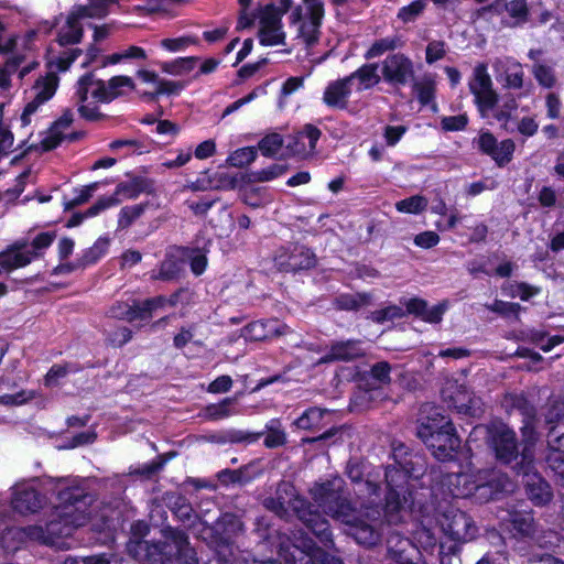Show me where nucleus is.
Wrapping results in <instances>:
<instances>
[{
	"mask_svg": "<svg viewBox=\"0 0 564 564\" xmlns=\"http://www.w3.org/2000/svg\"><path fill=\"white\" fill-rule=\"evenodd\" d=\"M419 474L408 467H389L386 470L388 492L383 513L378 507H366L365 511L354 509L343 496L344 480L339 477L315 482L310 489L313 501L323 512L344 525V531L362 545L376 544L382 533L383 523L398 524L409 513L412 491L409 486L411 476Z\"/></svg>",
	"mask_w": 564,
	"mask_h": 564,
	"instance_id": "nucleus-1",
	"label": "nucleus"
},
{
	"mask_svg": "<svg viewBox=\"0 0 564 564\" xmlns=\"http://www.w3.org/2000/svg\"><path fill=\"white\" fill-rule=\"evenodd\" d=\"M50 488L56 492L58 500L56 519L50 521L45 529L37 525L8 528L0 536V544L6 551L15 552L29 540L63 549L67 544L62 538L69 536L76 528L86 524L94 498L84 481L77 478L52 479Z\"/></svg>",
	"mask_w": 564,
	"mask_h": 564,
	"instance_id": "nucleus-2",
	"label": "nucleus"
},
{
	"mask_svg": "<svg viewBox=\"0 0 564 564\" xmlns=\"http://www.w3.org/2000/svg\"><path fill=\"white\" fill-rule=\"evenodd\" d=\"M505 404L518 410L522 415L521 463L518 474L523 475L527 494L533 503L545 505L551 501L552 491L549 484L535 471V446L540 437L536 431L535 409L522 394H508Z\"/></svg>",
	"mask_w": 564,
	"mask_h": 564,
	"instance_id": "nucleus-3",
	"label": "nucleus"
},
{
	"mask_svg": "<svg viewBox=\"0 0 564 564\" xmlns=\"http://www.w3.org/2000/svg\"><path fill=\"white\" fill-rule=\"evenodd\" d=\"M263 503L268 510L280 518H288L293 512L325 546L333 545L328 521L297 495L291 482L281 481L275 490V496L267 498Z\"/></svg>",
	"mask_w": 564,
	"mask_h": 564,
	"instance_id": "nucleus-4",
	"label": "nucleus"
},
{
	"mask_svg": "<svg viewBox=\"0 0 564 564\" xmlns=\"http://www.w3.org/2000/svg\"><path fill=\"white\" fill-rule=\"evenodd\" d=\"M79 55L80 50H68L48 62L51 70L36 79L31 89V100L20 117L23 126H28L31 122V116L37 111L39 107L55 95L59 84L55 70L66 72Z\"/></svg>",
	"mask_w": 564,
	"mask_h": 564,
	"instance_id": "nucleus-5",
	"label": "nucleus"
},
{
	"mask_svg": "<svg viewBox=\"0 0 564 564\" xmlns=\"http://www.w3.org/2000/svg\"><path fill=\"white\" fill-rule=\"evenodd\" d=\"M468 86L474 95L475 104L481 118H494L499 122H507L509 120L516 104L512 100L511 104H506L501 109L497 108L498 94L494 89L486 64L479 63L474 67Z\"/></svg>",
	"mask_w": 564,
	"mask_h": 564,
	"instance_id": "nucleus-6",
	"label": "nucleus"
},
{
	"mask_svg": "<svg viewBox=\"0 0 564 564\" xmlns=\"http://www.w3.org/2000/svg\"><path fill=\"white\" fill-rule=\"evenodd\" d=\"M443 485L453 497L467 498L476 494L479 500L494 499L499 491L505 490L501 480L496 484L492 473L490 475L488 471L474 473L470 468L464 473L446 474Z\"/></svg>",
	"mask_w": 564,
	"mask_h": 564,
	"instance_id": "nucleus-7",
	"label": "nucleus"
},
{
	"mask_svg": "<svg viewBox=\"0 0 564 564\" xmlns=\"http://www.w3.org/2000/svg\"><path fill=\"white\" fill-rule=\"evenodd\" d=\"M55 237V232L46 231L37 234L32 239L23 238L14 241L0 252V274L26 267L33 260L43 257Z\"/></svg>",
	"mask_w": 564,
	"mask_h": 564,
	"instance_id": "nucleus-8",
	"label": "nucleus"
},
{
	"mask_svg": "<svg viewBox=\"0 0 564 564\" xmlns=\"http://www.w3.org/2000/svg\"><path fill=\"white\" fill-rule=\"evenodd\" d=\"M325 15L324 2L301 0L291 13V24L295 29V39L306 47L315 45L321 35Z\"/></svg>",
	"mask_w": 564,
	"mask_h": 564,
	"instance_id": "nucleus-9",
	"label": "nucleus"
},
{
	"mask_svg": "<svg viewBox=\"0 0 564 564\" xmlns=\"http://www.w3.org/2000/svg\"><path fill=\"white\" fill-rule=\"evenodd\" d=\"M546 423L550 425L547 445L551 449L546 462L555 482L564 487V404L556 403L547 410Z\"/></svg>",
	"mask_w": 564,
	"mask_h": 564,
	"instance_id": "nucleus-10",
	"label": "nucleus"
},
{
	"mask_svg": "<svg viewBox=\"0 0 564 564\" xmlns=\"http://www.w3.org/2000/svg\"><path fill=\"white\" fill-rule=\"evenodd\" d=\"M105 80L93 73L82 76L76 84L75 102L79 115L86 120L95 121L104 116L99 110L100 104H109Z\"/></svg>",
	"mask_w": 564,
	"mask_h": 564,
	"instance_id": "nucleus-11",
	"label": "nucleus"
},
{
	"mask_svg": "<svg viewBox=\"0 0 564 564\" xmlns=\"http://www.w3.org/2000/svg\"><path fill=\"white\" fill-rule=\"evenodd\" d=\"M292 0H280V8L265 4L257 8L256 24L258 25V40L263 46H278L285 44L286 34L283 30L282 17L291 7Z\"/></svg>",
	"mask_w": 564,
	"mask_h": 564,
	"instance_id": "nucleus-12",
	"label": "nucleus"
},
{
	"mask_svg": "<svg viewBox=\"0 0 564 564\" xmlns=\"http://www.w3.org/2000/svg\"><path fill=\"white\" fill-rule=\"evenodd\" d=\"M88 2L87 6L74 7L69 12L65 25L58 31L61 45L78 43L83 37V28L79 21L86 18H104L108 12V6L116 0H88Z\"/></svg>",
	"mask_w": 564,
	"mask_h": 564,
	"instance_id": "nucleus-13",
	"label": "nucleus"
},
{
	"mask_svg": "<svg viewBox=\"0 0 564 564\" xmlns=\"http://www.w3.org/2000/svg\"><path fill=\"white\" fill-rule=\"evenodd\" d=\"M489 443L498 460L519 473L521 452L518 449L517 437L513 430L505 424L494 425L489 429Z\"/></svg>",
	"mask_w": 564,
	"mask_h": 564,
	"instance_id": "nucleus-14",
	"label": "nucleus"
},
{
	"mask_svg": "<svg viewBox=\"0 0 564 564\" xmlns=\"http://www.w3.org/2000/svg\"><path fill=\"white\" fill-rule=\"evenodd\" d=\"M160 563L150 558V564H197L194 551L188 546V538L182 531H172L170 541L160 547ZM210 564H227L219 560Z\"/></svg>",
	"mask_w": 564,
	"mask_h": 564,
	"instance_id": "nucleus-15",
	"label": "nucleus"
},
{
	"mask_svg": "<svg viewBox=\"0 0 564 564\" xmlns=\"http://www.w3.org/2000/svg\"><path fill=\"white\" fill-rule=\"evenodd\" d=\"M382 80L391 86H405L414 79V64L402 53L389 54L379 63Z\"/></svg>",
	"mask_w": 564,
	"mask_h": 564,
	"instance_id": "nucleus-16",
	"label": "nucleus"
},
{
	"mask_svg": "<svg viewBox=\"0 0 564 564\" xmlns=\"http://www.w3.org/2000/svg\"><path fill=\"white\" fill-rule=\"evenodd\" d=\"M443 399L459 413L476 415L480 411V400L467 388L465 380H447L442 389Z\"/></svg>",
	"mask_w": 564,
	"mask_h": 564,
	"instance_id": "nucleus-17",
	"label": "nucleus"
},
{
	"mask_svg": "<svg viewBox=\"0 0 564 564\" xmlns=\"http://www.w3.org/2000/svg\"><path fill=\"white\" fill-rule=\"evenodd\" d=\"M443 532L452 540L457 542H467L477 534V527L473 519L465 512L451 509L443 518L441 523Z\"/></svg>",
	"mask_w": 564,
	"mask_h": 564,
	"instance_id": "nucleus-18",
	"label": "nucleus"
},
{
	"mask_svg": "<svg viewBox=\"0 0 564 564\" xmlns=\"http://www.w3.org/2000/svg\"><path fill=\"white\" fill-rule=\"evenodd\" d=\"M453 425L451 420L442 413V410L433 404H424L421 408L417 437L426 444L437 432Z\"/></svg>",
	"mask_w": 564,
	"mask_h": 564,
	"instance_id": "nucleus-19",
	"label": "nucleus"
},
{
	"mask_svg": "<svg viewBox=\"0 0 564 564\" xmlns=\"http://www.w3.org/2000/svg\"><path fill=\"white\" fill-rule=\"evenodd\" d=\"M293 553L296 555V564H330V560H338L335 556H330L316 547L314 542L308 538L299 539L291 550L281 549V555H290Z\"/></svg>",
	"mask_w": 564,
	"mask_h": 564,
	"instance_id": "nucleus-20",
	"label": "nucleus"
},
{
	"mask_svg": "<svg viewBox=\"0 0 564 564\" xmlns=\"http://www.w3.org/2000/svg\"><path fill=\"white\" fill-rule=\"evenodd\" d=\"M289 327L275 318L260 319L249 323L240 330V335L252 341L270 340L274 337L282 336Z\"/></svg>",
	"mask_w": 564,
	"mask_h": 564,
	"instance_id": "nucleus-21",
	"label": "nucleus"
},
{
	"mask_svg": "<svg viewBox=\"0 0 564 564\" xmlns=\"http://www.w3.org/2000/svg\"><path fill=\"white\" fill-rule=\"evenodd\" d=\"M322 135V131L311 124L306 123L301 130L290 137L286 148L294 155L306 158L315 152L316 143Z\"/></svg>",
	"mask_w": 564,
	"mask_h": 564,
	"instance_id": "nucleus-22",
	"label": "nucleus"
},
{
	"mask_svg": "<svg viewBox=\"0 0 564 564\" xmlns=\"http://www.w3.org/2000/svg\"><path fill=\"white\" fill-rule=\"evenodd\" d=\"M366 354L361 340L348 339L337 340L330 344L326 355H324L317 364H329L336 361H352L364 357Z\"/></svg>",
	"mask_w": 564,
	"mask_h": 564,
	"instance_id": "nucleus-23",
	"label": "nucleus"
},
{
	"mask_svg": "<svg viewBox=\"0 0 564 564\" xmlns=\"http://www.w3.org/2000/svg\"><path fill=\"white\" fill-rule=\"evenodd\" d=\"M432 437L433 438H429V442L425 445L440 460L451 459L460 445L459 437L456 435L453 425L437 432Z\"/></svg>",
	"mask_w": 564,
	"mask_h": 564,
	"instance_id": "nucleus-24",
	"label": "nucleus"
},
{
	"mask_svg": "<svg viewBox=\"0 0 564 564\" xmlns=\"http://www.w3.org/2000/svg\"><path fill=\"white\" fill-rule=\"evenodd\" d=\"M44 498L31 484H17L12 488L11 505L20 513L36 512L42 508Z\"/></svg>",
	"mask_w": 564,
	"mask_h": 564,
	"instance_id": "nucleus-25",
	"label": "nucleus"
},
{
	"mask_svg": "<svg viewBox=\"0 0 564 564\" xmlns=\"http://www.w3.org/2000/svg\"><path fill=\"white\" fill-rule=\"evenodd\" d=\"M497 72V79L503 83L508 89H520L523 87L524 72L522 65L510 57L498 58L494 62Z\"/></svg>",
	"mask_w": 564,
	"mask_h": 564,
	"instance_id": "nucleus-26",
	"label": "nucleus"
},
{
	"mask_svg": "<svg viewBox=\"0 0 564 564\" xmlns=\"http://www.w3.org/2000/svg\"><path fill=\"white\" fill-rule=\"evenodd\" d=\"M351 86L352 84L348 76L330 82L323 94L324 104L329 108L346 109L351 94Z\"/></svg>",
	"mask_w": 564,
	"mask_h": 564,
	"instance_id": "nucleus-27",
	"label": "nucleus"
},
{
	"mask_svg": "<svg viewBox=\"0 0 564 564\" xmlns=\"http://www.w3.org/2000/svg\"><path fill=\"white\" fill-rule=\"evenodd\" d=\"M276 263L282 270L297 271L314 267L316 259L310 249L295 246L290 254H279L276 257Z\"/></svg>",
	"mask_w": 564,
	"mask_h": 564,
	"instance_id": "nucleus-28",
	"label": "nucleus"
},
{
	"mask_svg": "<svg viewBox=\"0 0 564 564\" xmlns=\"http://www.w3.org/2000/svg\"><path fill=\"white\" fill-rule=\"evenodd\" d=\"M181 294V292H176L170 297L156 296L139 303L141 310L130 311V315H128L129 322L149 321L153 311L165 306H175ZM127 312H129L128 308Z\"/></svg>",
	"mask_w": 564,
	"mask_h": 564,
	"instance_id": "nucleus-29",
	"label": "nucleus"
},
{
	"mask_svg": "<svg viewBox=\"0 0 564 564\" xmlns=\"http://www.w3.org/2000/svg\"><path fill=\"white\" fill-rule=\"evenodd\" d=\"M73 122L72 111H65L59 119L50 128L41 141L43 150L48 151L56 148L66 137V130Z\"/></svg>",
	"mask_w": 564,
	"mask_h": 564,
	"instance_id": "nucleus-30",
	"label": "nucleus"
},
{
	"mask_svg": "<svg viewBox=\"0 0 564 564\" xmlns=\"http://www.w3.org/2000/svg\"><path fill=\"white\" fill-rule=\"evenodd\" d=\"M351 84L357 82V90L362 91L370 89L382 80L380 66L378 63L364 64L354 73L348 75Z\"/></svg>",
	"mask_w": 564,
	"mask_h": 564,
	"instance_id": "nucleus-31",
	"label": "nucleus"
},
{
	"mask_svg": "<svg viewBox=\"0 0 564 564\" xmlns=\"http://www.w3.org/2000/svg\"><path fill=\"white\" fill-rule=\"evenodd\" d=\"M502 521L508 530L520 536H532L535 532L534 519L530 512L511 511Z\"/></svg>",
	"mask_w": 564,
	"mask_h": 564,
	"instance_id": "nucleus-32",
	"label": "nucleus"
},
{
	"mask_svg": "<svg viewBox=\"0 0 564 564\" xmlns=\"http://www.w3.org/2000/svg\"><path fill=\"white\" fill-rule=\"evenodd\" d=\"M148 191V182L144 178L135 177L128 182H122L117 185L115 193L111 196H104L102 198H116L120 204L124 199H134L141 193Z\"/></svg>",
	"mask_w": 564,
	"mask_h": 564,
	"instance_id": "nucleus-33",
	"label": "nucleus"
},
{
	"mask_svg": "<svg viewBox=\"0 0 564 564\" xmlns=\"http://www.w3.org/2000/svg\"><path fill=\"white\" fill-rule=\"evenodd\" d=\"M403 41L400 35L393 34L390 36L375 40L365 52L364 57L366 59H373L382 56L388 52H393L403 46Z\"/></svg>",
	"mask_w": 564,
	"mask_h": 564,
	"instance_id": "nucleus-34",
	"label": "nucleus"
},
{
	"mask_svg": "<svg viewBox=\"0 0 564 564\" xmlns=\"http://www.w3.org/2000/svg\"><path fill=\"white\" fill-rule=\"evenodd\" d=\"M200 61L198 56L177 57L172 61L162 62L161 70L172 76H184L189 74Z\"/></svg>",
	"mask_w": 564,
	"mask_h": 564,
	"instance_id": "nucleus-35",
	"label": "nucleus"
},
{
	"mask_svg": "<svg viewBox=\"0 0 564 564\" xmlns=\"http://www.w3.org/2000/svg\"><path fill=\"white\" fill-rule=\"evenodd\" d=\"M325 415H328L326 410L311 408L295 421V425L302 430L319 431L325 426Z\"/></svg>",
	"mask_w": 564,
	"mask_h": 564,
	"instance_id": "nucleus-36",
	"label": "nucleus"
},
{
	"mask_svg": "<svg viewBox=\"0 0 564 564\" xmlns=\"http://www.w3.org/2000/svg\"><path fill=\"white\" fill-rule=\"evenodd\" d=\"M502 7L513 20L512 25H520L528 21L529 9L525 0L497 1L495 4L496 10Z\"/></svg>",
	"mask_w": 564,
	"mask_h": 564,
	"instance_id": "nucleus-37",
	"label": "nucleus"
},
{
	"mask_svg": "<svg viewBox=\"0 0 564 564\" xmlns=\"http://www.w3.org/2000/svg\"><path fill=\"white\" fill-rule=\"evenodd\" d=\"M116 198H99L93 206H90L85 213L74 214L67 221V227L79 226L86 218L95 217L102 210L116 206Z\"/></svg>",
	"mask_w": 564,
	"mask_h": 564,
	"instance_id": "nucleus-38",
	"label": "nucleus"
},
{
	"mask_svg": "<svg viewBox=\"0 0 564 564\" xmlns=\"http://www.w3.org/2000/svg\"><path fill=\"white\" fill-rule=\"evenodd\" d=\"M25 62L26 57L24 55L13 54L7 58L6 64L1 68L6 70V73L9 74L10 77L12 74L19 72V77L23 78L26 74H29L32 69H34L37 66V63L35 62H29L25 65H23Z\"/></svg>",
	"mask_w": 564,
	"mask_h": 564,
	"instance_id": "nucleus-39",
	"label": "nucleus"
},
{
	"mask_svg": "<svg viewBox=\"0 0 564 564\" xmlns=\"http://www.w3.org/2000/svg\"><path fill=\"white\" fill-rule=\"evenodd\" d=\"M25 62L26 57L24 55L13 54L7 58L6 64L1 68L6 70V73L9 74L10 77L12 74L19 72V77L23 78L26 74H29L32 69H34L37 66V63L35 62H29L25 65H23Z\"/></svg>",
	"mask_w": 564,
	"mask_h": 564,
	"instance_id": "nucleus-40",
	"label": "nucleus"
},
{
	"mask_svg": "<svg viewBox=\"0 0 564 564\" xmlns=\"http://www.w3.org/2000/svg\"><path fill=\"white\" fill-rule=\"evenodd\" d=\"M234 399L226 398L219 403H213L204 409V416L210 421H218L229 417L236 413L232 408Z\"/></svg>",
	"mask_w": 564,
	"mask_h": 564,
	"instance_id": "nucleus-41",
	"label": "nucleus"
},
{
	"mask_svg": "<svg viewBox=\"0 0 564 564\" xmlns=\"http://www.w3.org/2000/svg\"><path fill=\"white\" fill-rule=\"evenodd\" d=\"M107 95H110L109 101L121 96L126 90H133L134 83L129 76H113L108 82H105Z\"/></svg>",
	"mask_w": 564,
	"mask_h": 564,
	"instance_id": "nucleus-42",
	"label": "nucleus"
},
{
	"mask_svg": "<svg viewBox=\"0 0 564 564\" xmlns=\"http://www.w3.org/2000/svg\"><path fill=\"white\" fill-rule=\"evenodd\" d=\"M258 152L253 147H245L231 152L227 158V163L235 167H245L257 159Z\"/></svg>",
	"mask_w": 564,
	"mask_h": 564,
	"instance_id": "nucleus-43",
	"label": "nucleus"
},
{
	"mask_svg": "<svg viewBox=\"0 0 564 564\" xmlns=\"http://www.w3.org/2000/svg\"><path fill=\"white\" fill-rule=\"evenodd\" d=\"M147 207L148 204H137L121 208L118 216V227L126 229L131 226L138 218L143 215Z\"/></svg>",
	"mask_w": 564,
	"mask_h": 564,
	"instance_id": "nucleus-44",
	"label": "nucleus"
},
{
	"mask_svg": "<svg viewBox=\"0 0 564 564\" xmlns=\"http://www.w3.org/2000/svg\"><path fill=\"white\" fill-rule=\"evenodd\" d=\"M197 43H198V40L195 36L183 35L180 37L163 39L160 42V46L170 53H177V52H184L188 46L195 45Z\"/></svg>",
	"mask_w": 564,
	"mask_h": 564,
	"instance_id": "nucleus-45",
	"label": "nucleus"
},
{
	"mask_svg": "<svg viewBox=\"0 0 564 564\" xmlns=\"http://www.w3.org/2000/svg\"><path fill=\"white\" fill-rule=\"evenodd\" d=\"M516 144L511 139H505L497 144L492 155L490 156L499 166L507 165L513 156Z\"/></svg>",
	"mask_w": 564,
	"mask_h": 564,
	"instance_id": "nucleus-46",
	"label": "nucleus"
},
{
	"mask_svg": "<svg viewBox=\"0 0 564 564\" xmlns=\"http://www.w3.org/2000/svg\"><path fill=\"white\" fill-rule=\"evenodd\" d=\"M427 199L422 195H414L405 199L399 200L395 208L400 213L419 214L427 207Z\"/></svg>",
	"mask_w": 564,
	"mask_h": 564,
	"instance_id": "nucleus-47",
	"label": "nucleus"
},
{
	"mask_svg": "<svg viewBox=\"0 0 564 564\" xmlns=\"http://www.w3.org/2000/svg\"><path fill=\"white\" fill-rule=\"evenodd\" d=\"M109 239L101 237L96 240V242L90 247L83 256V264L89 265L97 262L101 257H104L109 248Z\"/></svg>",
	"mask_w": 564,
	"mask_h": 564,
	"instance_id": "nucleus-48",
	"label": "nucleus"
},
{
	"mask_svg": "<svg viewBox=\"0 0 564 564\" xmlns=\"http://www.w3.org/2000/svg\"><path fill=\"white\" fill-rule=\"evenodd\" d=\"M532 74L536 82L545 88H552L556 83L553 68L543 63L536 62L532 67Z\"/></svg>",
	"mask_w": 564,
	"mask_h": 564,
	"instance_id": "nucleus-49",
	"label": "nucleus"
},
{
	"mask_svg": "<svg viewBox=\"0 0 564 564\" xmlns=\"http://www.w3.org/2000/svg\"><path fill=\"white\" fill-rule=\"evenodd\" d=\"M240 6L237 30H243L256 25L257 10L251 11L252 0H238Z\"/></svg>",
	"mask_w": 564,
	"mask_h": 564,
	"instance_id": "nucleus-50",
	"label": "nucleus"
},
{
	"mask_svg": "<svg viewBox=\"0 0 564 564\" xmlns=\"http://www.w3.org/2000/svg\"><path fill=\"white\" fill-rule=\"evenodd\" d=\"M283 145V138L279 133H271L265 135L259 142V150L265 156H273L278 154Z\"/></svg>",
	"mask_w": 564,
	"mask_h": 564,
	"instance_id": "nucleus-51",
	"label": "nucleus"
},
{
	"mask_svg": "<svg viewBox=\"0 0 564 564\" xmlns=\"http://www.w3.org/2000/svg\"><path fill=\"white\" fill-rule=\"evenodd\" d=\"M185 88V84L182 82L160 79V83L155 90L148 96L151 99H154L161 95L174 96L181 94V91Z\"/></svg>",
	"mask_w": 564,
	"mask_h": 564,
	"instance_id": "nucleus-52",
	"label": "nucleus"
},
{
	"mask_svg": "<svg viewBox=\"0 0 564 564\" xmlns=\"http://www.w3.org/2000/svg\"><path fill=\"white\" fill-rule=\"evenodd\" d=\"M369 302L367 294H343L336 299V304L341 310H357Z\"/></svg>",
	"mask_w": 564,
	"mask_h": 564,
	"instance_id": "nucleus-53",
	"label": "nucleus"
},
{
	"mask_svg": "<svg viewBox=\"0 0 564 564\" xmlns=\"http://www.w3.org/2000/svg\"><path fill=\"white\" fill-rule=\"evenodd\" d=\"M98 186L99 183L95 182L75 189L76 195L70 202L66 203L65 209H70L88 202L93 194L97 191Z\"/></svg>",
	"mask_w": 564,
	"mask_h": 564,
	"instance_id": "nucleus-54",
	"label": "nucleus"
},
{
	"mask_svg": "<svg viewBox=\"0 0 564 564\" xmlns=\"http://www.w3.org/2000/svg\"><path fill=\"white\" fill-rule=\"evenodd\" d=\"M178 271L180 268L177 265V262L172 259H166L161 263L158 272L151 273V279L170 281L177 276Z\"/></svg>",
	"mask_w": 564,
	"mask_h": 564,
	"instance_id": "nucleus-55",
	"label": "nucleus"
},
{
	"mask_svg": "<svg viewBox=\"0 0 564 564\" xmlns=\"http://www.w3.org/2000/svg\"><path fill=\"white\" fill-rule=\"evenodd\" d=\"M425 3L423 0H414L409 6L402 7L398 12V18L403 23L414 21L424 10Z\"/></svg>",
	"mask_w": 564,
	"mask_h": 564,
	"instance_id": "nucleus-56",
	"label": "nucleus"
},
{
	"mask_svg": "<svg viewBox=\"0 0 564 564\" xmlns=\"http://www.w3.org/2000/svg\"><path fill=\"white\" fill-rule=\"evenodd\" d=\"M35 392L21 390L14 394H3L0 395V404L6 406H18L26 403L28 401L34 399Z\"/></svg>",
	"mask_w": 564,
	"mask_h": 564,
	"instance_id": "nucleus-57",
	"label": "nucleus"
},
{
	"mask_svg": "<svg viewBox=\"0 0 564 564\" xmlns=\"http://www.w3.org/2000/svg\"><path fill=\"white\" fill-rule=\"evenodd\" d=\"M468 124V117L465 113L443 117L441 127L444 131H462Z\"/></svg>",
	"mask_w": 564,
	"mask_h": 564,
	"instance_id": "nucleus-58",
	"label": "nucleus"
},
{
	"mask_svg": "<svg viewBox=\"0 0 564 564\" xmlns=\"http://www.w3.org/2000/svg\"><path fill=\"white\" fill-rule=\"evenodd\" d=\"M474 142L477 144V148L479 151H481L482 153H485L489 156L492 155V153L498 144L497 139L489 131L480 132L478 138L475 139Z\"/></svg>",
	"mask_w": 564,
	"mask_h": 564,
	"instance_id": "nucleus-59",
	"label": "nucleus"
},
{
	"mask_svg": "<svg viewBox=\"0 0 564 564\" xmlns=\"http://www.w3.org/2000/svg\"><path fill=\"white\" fill-rule=\"evenodd\" d=\"M486 307L489 311L498 313L503 316L517 315L518 312L520 311V305L518 303H510L501 300H496L494 301L492 304L486 305Z\"/></svg>",
	"mask_w": 564,
	"mask_h": 564,
	"instance_id": "nucleus-60",
	"label": "nucleus"
},
{
	"mask_svg": "<svg viewBox=\"0 0 564 564\" xmlns=\"http://www.w3.org/2000/svg\"><path fill=\"white\" fill-rule=\"evenodd\" d=\"M176 152H177V155L175 159L164 160L161 163V166L164 169H169V170L182 167L191 161L192 155H193L191 149H187V150L180 149V150H176Z\"/></svg>",
	"mask_w": 564,
	"mask_h": 564,
	"instance_id": "nucleus-61",
	"label": "nucleus"
},
{
	"mask_svg": "<svg viewBox=\"0 0 564 564\" xmlns=\"http://www.w3.org/2000/svg\"><path fill=\"white\" fill-rule=\"evenodd\" d=\"M13 143L14 137L12 132L9 130L8 127L0 122V159L10 153Z\"/></svg>",
	"mask_w": 564,
	"mask_h": 564,
	"instance_id": "nucleus-62",
	"label": "nucleus"
},
{
	"mask_svg": "<svg viewBox=\"0 0 564 564\" xmlns=\"http://www.w3.org/2000/svg\"><path fill=\"white\" fill-rule=\"evenodd\" d=\"M417 543L424 549L430 550L436 545L437 539L431 529L425 527L420 528L415 532Z\"/></svg>",
	"mask_w": 564,
	"mask_h": 564,
	"instance_id": "nucleus-63",
	"label": "nucleus"
},
{
	"mask_svg": "<svg viewBox=\"0 0 564 564\" xmlns=\"http://www.w3.org/2000/svg\"><path fill=\"white\" fill-rule=\"evenodd\" d=\"M403 315V311L399 306H389L372 313V319L377 323L399 318Z\"/></svg>",
	"mask_w": 564,
	"mask_h": 564,
	"instance_id": "nucleus-64",
	"label": "nucleus"
}]
</instances>
